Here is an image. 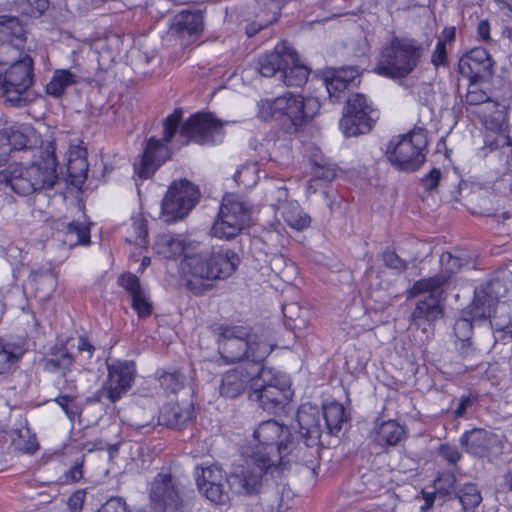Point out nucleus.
<instances>
[{
	"label": "nucleus",
	"mask_w": 512,
	"mask_h": 512,
	"mask_svg": "<svg viewBox=\"0 0 512 512\" xmlns=\"http://www.w3.org/2000/svg\"><path fill=\"white\" fill-rule=\"evenodd\" d=\"M323 417L330 434H337L346 420L345 409L338 402H331L323 406Z\"/></svg>",
	"instance_id": "nucleus-37"
},
{
	"label": "nucleus",
	"mask_w": 512,
	"mask_h": 512,
	"mask_svg": "<svg viewBox=\"0 0 512 512\" xmlns=\"http://www.w3.org/2000/svg\"><path fill=\"white\" fill-rule=\"evenodd\" d=\"M455 476L452 473L442 474L437 480L436 485L439 491H444V493L449 494L450 490L453 489L455 485Z\"/></svg>",
	"instance_id": "nucleus-63"
},
{
	"label": "nucleus",
	"mask_w": 512,
	"mask_h": 512,
	"mask_svg": "<svg viewBox=\"0 0 512 512\" xmlns=\"http://www.w3.org/2000/svg\"><path fill=\"white\" fill-rule=\"evenodd\" d=\"M159 383L163 389L176 393L184 387L185 377L179 372H163L159 375Z\"/></svg>",
	"instance_id": "nucleus-48"
},
{
	"label": "nucleus",
	"mask_w": 512,
	"mask_h": 512,
	"mask_svg": "<svg viewBox=\"0 0 512 512\" xmlns=\"http://www.w3.org/2000/svg\"><path fill=\"white\" fill-rule=\"evenodd\" d=\"M25 44H18L15 40H0V66L16 62L29 54L25 52Z\"/></svg>",
	"instance_id": "nucleus-41"
},
{
	"label": "nucleus",
	"mask_w": 512,
	"mask_h": 512,
	"mask_svg": "<svg viewBox=\"0 0 512 512\" xmlns=\"http://www.w3.org/2000/svg\"><path fill=\"white\" fill-rule=\"evenodd\" d=\"M196 241H186L182 235L165 233L157 236L153 249L158 255L166 259H176L187 254V248L194 245Z\"/></svg>",
	"instance_id": "nucleus-24"
},
{
	"label": "nucleus",
	"mask_w": 512,
	"mask_h": 512,
	"mask_svg": "<svg viewBox=\"0 0 512 512\" xmlns=\"http://www.w3.org/2000/svg\"><path fill=\"white\" fill-rule=\"evenodd\" d=\"M78 82L79 77L72 73L70 70H56L52 79L46 85V92L50 96L59 98L63 95L68 87L77 84Z\"/></svg>",
	"instance_id": "nucleus-34"
},
{
	"label": "nucleus",
	"mask_w": 512,
	"mask_h": 512,
	"mask_svg": "<svg viewBox=\"0 0 512 512\" xmlns=\"http://www.w3.org/2000/svg\"><path fill=\"white\" fill-rule=\"evenodd\" d=\"M261 373V366L256 364L239 365L226 371L221 380L220 394L234 399L244 393L248 387L252 390L253 382Z\"/></svg>",
	"instance_id": "nucleus-18"
},
{
	"label": "nucleus",
	"mask_w": 512,
	"mask_h": 512,
	"mask_svg": "<svg viewBox=\"0 0 512 512\" xmlns=\"http://www.w3.org/2000/svg\"><path fill=\"white\" fill-rule=\"evenodd\" d=\"M503 119L501 122L497 119L496 123L494 122H486V128L490 131H487L484 135V148H488L490 151L496 150L498 148L507 146L508 148V136H506L502 131Z\"/></svg>",
	"instance_id": "nucleus-38"
},
{
	"label": "nucleus",
	"mask_w": 512,
	"mask_h": 512,
	"mask_svg": "<svg viewBox=\"0 0 512 512\" xmlns=\"http://www.w3.org/2000/svg\"><path fill=\"white\" fill-rule=\"evenodd\" d=\"M357 77L358 71L353 67L342 68L326 76L324 84L330 100H338V93L343 92Z\"/></svg>",
	"instance_id": "nucleus-30"
},
{
	"label": "nucleus",
	"mask_w": 512,
	"mask_h": 512,
	"mask_svg": "<svg viewBox=\"0 0 512 512\" xmlns=\"http://www.w3.org/2000/svg\"><path fill=\"white\" fill-rule=\"evenodd\" d=\"M67 172L74 186H80L87 178L88 162L87 159L68 160Z\"/></svg>",
	"instance_id": "nucleus-47"
},
{
	"label": "nucleus",
	"mask_w": 512,
	"mask_h": 512,
	"mask_svg": "<svg viewBox=\"0 0 512 512\" xmlns=\"http://www.w3.org/2000/svg\"><path fill=\"white\" fill-rule=\"evenodd\" d=\"M196 484L199 491L201 488H208L214 483L227 482V475L221 467L217 465L197 466L195 470Z\"/></svg>",
	"instance_id": "nucleus-35"
},
{
	"label": "nucleus",
	"mask_w": 512,
	"mask_h": 512,
	"mask_svg": "<svg viewBox=\"0 0 512 512\" xmlns=\"http://www.w3.org/2000/svg\"><path fill=\"white\" fill-rule=\"evenodd\" d=\"M319 109L320 103L316 98L292 93L258 102V116L262 120H286L291 122L296 130L307 125Z\"/></svg>",
	"instance_id": "nucleus-8"
},
{
	"label": "nucleus",
	"mask_w": 512,
	"mask_h": 512,
	"mask_svg": "<svg viewBox=\"0 0 512 512\" xmlns=\"http://www.w3.org/2000/svg\"><path fill=\"white\" fill-rule=\"evenodd\" d=\"M289 53L293 61H284L279 77L286 86L299 87L306 83L309 69L300 62L298 53L290 45Z\"/></svg>",
	"instance_id": "nucleus-28"
},
{
	"label": "nucleus",
	"mask_w": 512,
	"mask_h": 512,
	"mask_svg": "<svg viewBox=\"0 0 512 512\" xmlns=\"http://www.w3.org/2000/svg\"><path fill=\"white\" fill-rule=\"evenodd\" d=\"M438 454L450 465H455L461 459L458 448L447 443L439 446Z\"/></svg>",
	"instance_id": "nucleus-54"
},
{
	"label": "nucleus",
	"mask_w": 512,
	"mask_h": 512,
	"mask_svg": "<svg viewBox=\"0 0 512 512\" xmlns=\"http://www.w3.org/2000/svg\"><path fill=\"white\" fill-rule=\"evenodd\" d=\"M382 260L387 268L401 273L407 269L408 262L399 257L395 251L386 249L382 254Z\"/></svg>",
	"instance_id": "nucleus-53"
},
{
	"label": "nucleus",
	"mask_w": 512,
	"mask_h": 512,
	"mask_svg": "<svg viewBox=\"0 0 512 512\" xmlns=\"http://www.w3.org/2000/svg\"><path fill=\"white\" fill-rule=\"evenodd\" d=\"M490 101V96L485 90L467 91L465 96V102L469 105H480Z\"/></svg>",
	"instance_id": "nucleus-59"
},
{
	"label": "nucleus",
	"mask_w": 512,
	"mask_h": 512,
	"mask_svg": "<svg viewBox=\"0 0 512 512\" xmlns=\"http://www.w3.org/2000/svg\"><path fill=\"white\" fill-rule=\"evenodd\" d=\"M293 61L286 42L278 44L274 51L259 57L255 70L264 77L280 75L284 61Z\"/></svg>",
	"instance_id": "nucleus-23"
},
{
	"label": "nucleus",
	"mask_w": 512,
	"mask_h": 512,
	"mask_svg": "<svg viewBox=\"0 0 512 512\" xmlns=\"http://www.w3.org/2000/svg\"><path fill=\"white\" fill-rule=\"evenodd\" d=\"M292 392L288 378L271 367L261 365V373L253 382L249 397L270 413L282 408L291 398Z\"/></svg>",
	"instance_id": "nucleus-10"
},
{
	"label": "nucleus",
	"mask_w": 512,
	"mask_h": 512,
	"mask_svg": "<svg viewBox=\"0 0 512 512\" xmlns=\"http://www.w3.org/2000/svg\"><path fill=\"white\" fill-rule=\"evenodd\" d=\"M423 47L413 39H395L385 48L374 72L391 79L408 76L417 67Z\"/></svg>",
	"instance_id": "nucleus-9"
},
{
	"label": "nucleus",
	"mask_w": 512,
	"mask_h": 512,
	"mask_svg": "<svg viewBox=\"0 0 512 512\" xmlns=\"http://www.w3.org/2000/svg\"><path fill=\"white\" fill-rule=\"evenodd\" d=\"M5 70L2 96L14 107H24L30 101L28 89L33 83V60L30 55L10 63Z\"/></svg>",
	"instance_id": "nucleus-13"
},
{
	"label": "nucleus",
	"mask_w": 512,
	"mask_h": 512,
	"mask_svg": "<svg viewBox=\"0 0 512 512\" xmlns=\"http://www.w3.org/2000/svg\"><path fill=\"white\" fill-rule=\"evenodd\" d=\"M404 428L394 420L376 422L371 438L381 447L395 446L404 436Z\"/></svg>",
	"instance_id": "nucleus-29"
},
{
	"label": "nucleus",
	"mask_w": 512,
	"mask_h": 512,
	"mask_svg": "<svg viewBox=\"0 0 512 512\" xmlns=\"http://www.w3.org/2000/svg\"><path fill=\"white\" fill-rule=\"evenodd\" d=\"M57 165L54 147L49 145L31 165L15 163L1 170L0 184L5 183L19 196L51 189L58 179Z\"/></svg>",
	"instance_id": "nucleus-4"
},
{
	"label": "nucleus",
	"mask_w": 512,
	"mask_h": 512,
	"mask_svg": "<svg viewBox=\"0 0 512 512\" xmlns=\"http://www.w3.org/2000/svg\"><path fill=\"white\" fill-rule=\"evenodd\" d=\"M55 402L63 409L70 419H73L77 414V406L75 404L74 397L70 395H60L55 399Z\"/></svg>",
	"instance_id": "nucleus-58"
},
{
	"label": "nucleus",
	"mask_w": 512,
	"mask_h": 512,
	"mask_svg": "<svg viewBox=\"0 0 512 512\" xmlns=\"http://www.w3.org/2000/svg\"><path fill=\"white\" fill-rule=\"evenodd\" d=\"M281 214L287 225L298 231L307 228L311 222L310 217L297 202L285 203L282 206Z\"/></svg>",
	"instance_id": "nucleus-36"
},
{
	"label": "nucleus",
	"mask_w": 512,
	"mask_h": 512,
	"mask_svg": "<svg viewBox=\"0 0 512 512\" xmlns=\"http://www.w3.org/2000/svg\"><path fill=\"white\" fill-rule=\"evenodd\" d=\"M131 234L126 237V241L139 247H145L147 244V221L143 217L132 219Z\"/></svg>",
	"instance_id": "nucleus-46"
},
{
	"label": "nucleus",
	"mask_w": 512,
	"mask_h": 512,
	"mask_svg": "<svg viewBox=\"0 0 512 512\" xmlns=\"http://www.w3.org/2000/svg\"><path fill=\"white\" fill-rule=\"evenodd\" d=\"M73 363L74 357L65 347H53L43 361V369L49 373L66 372L71 370Z\"/></svg>",
	"instance_id": "nucleus-32"
},
{
	"label": "nucleus",
	"mask_w": 512,
	"mask_h": 512,
	"mask_svg": "<svg viewBox=\"0 0 512 512\" xmlns=\"http://www.w3.org/2000/svg\"><path fill=\"white\" fill-rule=\"evenodd\" d=\"M0 40H15L18 44L26 43V33L17 14L0 15Z\"/></svg>",
	"instance_id": "nucleus-31"
},
{
	"label": "nucleus",
	"mask_w": 512,
	"mask_h": 512,
	"mask_svg": "<svg viewBox=\"0 0 512 512\" xmlns=\"http://www.w3.org/2000/svg\"><path fill=\"white\" fill-rule=\"evenodd\" d=\"M443 316V308L439 299L429 294L424 299L417 301L410 316L411 325L421 328L425 325H432Z\"/></svg>",
	"instance_id": "nucleus-22"
},
{
	"label": "nucleus",
	"mask_w": 512,
	"mask_h": 512,
	"mask_svg": "<svg viewBox=\"0 0 512 512\" xmlns=\"http://www.w3.org/2000/svg\"><path fill=\"white\" fill-rule=\"evenodd\" d=\"M431 63L436 68L439 66H446L448 64L446 46H444L442 43L436 44V47L431 55Z\"/></svg>",
	"instance_id": "nucleus-60"
},
{
	"label": "nucleus",
	"mask_w": 512,
	"mask_h": 512,
	"mask_svg": "<svg viewBox=\"0 0 512 512\" xmlns=\"http://www.w3.org/2000/svg\"><path fill=\"white\" fill-rule=\"evenodd\" d=\"M192 412L193 405L190 402L184 404L170 402L160 410L158 422L164 426L181 429L191 420Z\"/></svg>",
	"instance_id": "nucleus-25"
},
{
	"label": "nucleus",
	"mask_w": 512,
	"mask_h": 512,
	"mask_svg": "<svg viewBox=\"0 0 512 512\" xmlns=\"http://www.w3.org/2000/svg\"><path fill=\"white\" fill-rule=\"evenodd\" d=\"M49 6L48 0H11L6 3L5 9L17 15L40 17Z\"/></svg>",
	"instance_id": "nucleus-33"
},
{
	"label": "nucleus",
	"mask_w": 512,
	"mask_h": 512,
	"mask_svg": "<svg viewBox=\"0 0 512 512\" xmlns=\"http://www.w3.org/2000/svg\"><path fill=\"white\" fill-rule=\"evenodd\" d=\"M311 173L313 178L308 185V190L313 192L316 191V188H314L313 183H315L318 180L329 182L332 181L336 176L335 169L331 165L321 164L316 161L313 162Z\"/></svg>",
	"instance_id": "nucleus-49"
},
{
	"label": "nucleus",
	"mask_w": 512,
	"mask_h": 512,
	"mask_svg": "<svg viewBox=\"0 0 512 512\" xmlns=\"http://www.w3.org/2000/svg\"><path fill=\"white\" fill-rule=\"evenodd\" d=\"M297 421L303 435L307 437V440L312 442V445L308 444V448H313L314 452L317 453L318 449L314 446L317 445L321 436L320 414L318 409L306 405L301 406L297 412Z\"/></svg>",
	"instance_id": "nucleus-27"
},
{
	"label": "nucleus",
	"mask_w": 512,
	"mask_h": 512,
	"mask_svg": "<svg viewBox=\"0 0 512 512\" xmlns=\"http://www.w3.org/2000/svg\"><path fill=\"white\" fill-rule=\"evenodd\" d=\"M12 445L16 450L26 454H33L38 449L36 438L30 434L28 428L15 433V437L12 438Z\"/></svg>",
	"instance_id": "nucleus-45"
},
{
	"label": "nucleus",
	"mask_w": 512,
	"mask_h": 512,
	"mask_svg": "<svg viewBox=\"0 0 512 512\" xmlns=\"http://www.w3.org/2000/svg\"><path fill=\"white\" fill-rule=\"evenodd\" d=\"M428 144L426 131L414 129L405 135L392 138L387 146L386 155L389 162L398 170L414 172L425 161L424 150Z\"/></svg>",
	"instance_id": "nucleus-11"
},
{
	"label": "nucleus",
	"mask_w": 512,
	"mask_h": 512,
	"mask_svg": "<svg viewBox=\"0 0 512 512\" xmlns=\"http://www.w3.org/2000/svg\"><path fill=\"white\" fill-rule=\"evenodd\" d=\"M117 283L123 287L131 297L141 293L144 289L141 287L140 279L132 273H123L118 277Z\"/></svg>",
	"instance_id": "nucleus-52"
},
{
	"label": "nucleus",
	"mask_w": 512,
	"mask_h": 512,
	"mask_svg": "<svg viewBox=\"0 0 512 512\" xmlns=\"http://www.w3.org/2000/svg\"><path fill=\"white\" fill-rule=\"evenodd\" d=\"M273 351V345L263 336L253 333L248 326H221L218 352L227 364L261 366Z\"/></svg>",
	"instance_id": "nucleus-5"
},
{
	"label": "nucleus",
	"mask_w": 512,
	"mask_h": 512,
	"mask_svg": "<svg viewBox=\"0 0 512 512\" xmlns=\"http://www.w3.org/2000/svg\"><path fill=\"white\" fill-rule=\"evenodd\" d=\"M132 308L140 318H147L153 312V305L145 291L131 297Z\"/></svg>",
	"instance_id": "nucleus-50"
},
{
	"label": "nucleus",
	"mask_w": 512,
	"mask_h": 512,
	"mask_svg": "<svg viewBox=\"0 0 512 512\" xmlns=\"http://www.w3.org/2000/svg\"><path fill=\"white\" fill-rule=\"evenodd\" d=\"M182 117L183 111L180 108L175 109L163 120V137L148 139L140 162L134 165L135 173L140 178H150L157 168L170 158L167 143L171 142L177 132V142L180 145H186L191 141L207 145L223 140V125L228 122H221L210 113H197L181 124Z\"/></svg>",
	"instance_id": "nucleus-1"
},
{
	"label": "nucleus",
	"mask_w": 512,
	"mask_h": 512,
	"mask_svg": "<svg viewBox=\"0 0 512 512\" xmlns=\"http://www.w3.org/2000/svg\"><path fill=\"white\" fill-rule=\"evenodd\" d=\"M485 318H473L471 315V305L469 311H464L463 315L455 321L453 330L457 339V349L463 357L473 354L475 348L471 341L473 332V321L484 320Z\"/></svg>",
	"instance_id": "nucleus-26"
},
{
	"label": "nucleus",
	"mask_w": 512,
	"mask_h": 512,
	"mask_svg": "<svg viewBox=\"0 0 512 512\" xmlns=\"http://www.w3.org/2000/svg\"><path fill=\"white\" fill-rule=\"evenodd\" d=\"M271 469L269 464L263 462L256 454V458L244 465L237 466L229 474L227 482L214 483L208 488L199 491L206 499L216 505H226L233 495H251L259 492L264 479V471Z\"/></svg>",
	"instance_id": "nucleus-6"
},
{
	"label": "nucleus",
	"mask_w": 512,
	"mask_h": 512,
	"mask_svg": "<svg viewBox=\"0 0 512 512\" xmlns=\"http://www.w3.org/2000/svg\"><path fill=\"white\" fill-rule=\"evenodd\" d=\"M253 439L256 444L252 454L245 462L253 461L256 454H259V458H262L263 462L271 466V469L267 468L264 471V477L267 475L277 477L283 469L284 458L292 455L294 451H296V459L307 464L313 462L312 460H305L301 456L308 449V443L305 441L298 443L296 446L289 429L275 420L261 422L253 432Z\"/></svg>",
	"instance_id": "nucleus-3"
},
{
	"label": "nucleus",
	"mask_w": 512,
	"mask_h": 512,
	"mask_svg": "<svg viewBox=\"0 0 512 512\" xmlns=\"http://www.w3.org/2000/svg\"><path fill=\"white\" fill-rule=\"evenodd\" d=\"M83 462L84 456L81 460L76 461L75 464L68 469L62 476V482L65 484L76 483L83 478Z\"/></svg>",
	"instance_id": "nucleus-55"
},
{
	"label": "nucleus",
	"mask_w": 512,
	"mask_h": 512,
	"mask_svg": "<svg viewBox=\"0 0 512 512\" xmlns=\"http://www.w3.org/2000/svg\"><path fill=\"white\" fill-rule=\"evenodd\" d=\"M200 198L199 188L187 179L173 181L161 204L165 222L172 223L185 218Z\"/></svg>",
	"instance_id": "nucleus-14"
},
{
	"label": "nucleus",
	"mask_w": 512,
	"mask_h": 512,
	"mask_svg": "<svg viewBox=\"0 0 512 512\" xmlns=\"http://www.w3.org/2000/svg\"><path fill=\"white\" fill-rule=\"evenodd\" d=\"M97 512H131L123 498L111 497Z\"/></svg>",
	"instance_id": "nucleus-56"
},
{
	"label": "nucleus",
	"mask_w": 512,
	"mask_h": 512,
	"mask_svg": "<svg viewBox=\"0 0 512 512\" xmlns=\"http://www.w3.org/2000/svg\"><path fill=\"white\" fill-rule=\"evenodd\" d=\"M477 401V396L475 395H467L461 397L457 408L454 411L456 417H463L469 407L474 405Z\"/></svg>",
	"instance_id": "nucleus-64"
},
{
	"label": "nucleus",
	"mask_w": 512,
	"mask_h": 512,
	"mask_svg": "<svg viewBox=\"0 0 512 512\" xmlns=\"http://www.w3.org/2000/svg\"><path fill=\"white\" fill-rule=\"evenodd\" d=\"M250 206L234 195L223 198L218 218L212 226V235L220 239L236 237L249 223Z\"/></svg>",
	"instance_id": "nucleus-15"
},
{
	"label": "nucleus",
	"mask_w": 512,
	"mask_h": 512,
	"mask_svg": "<svg viewBox=\"0 0 512 512\" xmlns=\"http://www.w3.org/2000/svg\"><path fill=\"white\" fill-rule=\"evenodd\" d=\"M455 499L464 510H473L480 504L482 497L476 485L468 483L458 490Z\"/></svg>",
	"instance_id": "nucleus-44"
},
{
	"label": "nucleus",
	"mask_w": 512,
	"mask_h": 512,
	"mask_svg": "<svg viewBox=\"0 0 512 512\" xmlns=\"http://www.w3.org/2000/svg\"><path fill=\"white\" fill-rule=\"evenodd\" d=\"M22 352L19 350L14 352L13 350L0 353V374H3L7 371L11 364L15 362L20 356Z\"/></svg>",
	"instance_id": "nucleus-62"
},
{
	"label": "nucleus",
	"mask_w": 512,
	"mask_h": 512,
	"mask_svg": "<svg viewBox=\"0 0 512 512\" xmlns=\"http://www.w3.org/2000/svg\"><path fill=\"white\" fill-rule=\"evenodd\" d=\"M447 281L448 276L439 274L433 277L420 279L408 290V297L414 298L425 292H430V294L435 295V292L444 286Z\"/></svg>",
	"instance_id": "nucleus-39"
},
{
	"label": "nucleus",
	"mask_w": 512,
	"mask_h": 512,
	"mask_svg": "<svg viewBox=\"0 0 512 512\" xmlns=\"http://www.w3.org/2000/svg\"><path fill=\"white\" fill-rule=\"evenodd\" d=\"M470 256L465 252L452 254L451 252H443L440 257L442 273L440 275L448 276V279L464 265L469 264Z\"/></svg>",
	"instance_id": "nucleus-42"
},
{
	"label": "nucleus",
	"mask_w": 512,
	"mask_h": 512,
	"mask_svg": "<svg viewBox=\"0 0 512 512\" xmlns=\"http://www.w3.org/2000/svg\"><path fill=\"white\" fill-rule=\"evenodd\" d=\"M377 112L368 103L364 94L356 93L347 99L339 126L346 137L366 134L372 129Z\"/></svg>",
	"instance_id": "nucleus-17"
},
{
	"label": "nucleus",
	"mask_w": 512,
	"mask_h": 512,
	"mask_svg": "<svg viewBox=\"0 0 512 512\" xmlns=\"http://www.w3.org/2000/svg\"><path fill=\"white\" fill-rule=\"evenodd\" d=\"M494 314L490 317V328L494 332H503L512 335V316L507 312L506 305L495 306L492 309Z\"/></svg>",
	"instance_id": "nucleus-43"
},
{
	"label": "nucleus",
	"mask_w": 512,
	"mask_h": 512,
	"mask_svg": "<svg viewBox=\"0 0 512 512\" xmlns=\"http://www.w3.org/2000/svg\"><path fill=\"white\" fill-rule=\"evenodd\" d=\"M510 293H512V272L508 270L498 272L481 289L475 290L471 303V315L473 318L490 317L493 307Z\"/></svg>",
	"instance_id": "nucleus-16"
},
{
	"label": "nucleus",
	"mask_w": 512,
	"mask_h": 512,
	"mask_svg": "<svg viewBox=\"0 0 512 512\" xmlns=\"http://www.w3.org/2000/svg\"><path fill=\"white\" fill-rule=\"evenodd\" d=\"M0 133H5L9 147V154L12 151H20L27 147L28 138L18 130L3 129Z\"/></svg>",
	"instance_id": "nucleus-51"
},
{
	"label": "nucleus",
	"mask_w": 512,
	"mask_h": 512,
	"mask_svg": "<svg viewBox=\"0 0 512 512\" xmlns=\"http://www.w3.org/2000/svg\"><path fill=\"white\" fill-rule=\"evenodd\" d=\"M148 496L155 512H191L192 503L181 475L171 467L162 468L148 484Z\"/></svg>",
	"instance_id": "nucleus-7"
},
{
	"label": "nucleus",
	"mask_w": 512,
	"mask_h": 512,
	"mask_svg": "<svg viewBox=\"0 0 512 512\" xmlns=\"http://www.w3.org/2000/svg\"><path fill=\"white\" fill-rule=\"evenodd\" d=\"M494 62L486 49L475 47L459 60V72L469 80L486 81L493 75Z\"/></svg>",
	"instance_id": "nucleus-19"
},
{
	"label": "nucleus",
	"mask_w": 512,
	"mask_h": 512,
	"mask_svg": "<svg viewBox=\"0 0 512 512\" xmlns=\"http://www.w3.org/2000/svg\"><path fill=\"white\" fill-rule=\"evenodd\" d=\"M240 263L237 253L228 248L214 250L196 242L187 248V254L180 263L182 273L187 277V287L195 294H202L213 287L217 279L231 276Z\"/></svg>",
	"instance_id": "nucleus-2"
},
{
	"label": "nucleus",
	"mask_w": 512,
	"mask_h": 512,
	"mask_svg": "<svg viewBox=\"0 0 512 512\" xmlns=\"http://www.w3.org/2000/svg\"><path fill=\"white\" fill-rule=\"evenodd\" d=\"M169 30L183 44H189L203 32V15L200 11H180L172 18Z\"/></svg>",
	"instance_id": "nucleus-21"
},
{
	"label": "nucleus",
	"mask_w": 512,
	"mask_h": 512,
	"mask_svg": "<svg viewBox=\"0 0 512 512\" xmlns=\"http://www.w3.org/2000/svg\"><path fill=\"white\" fill-rule=\"evenodd\" d=\"M107 378L90 402L114 404L125 396L132 388L136 377V367L132 361L114 360L107 362Z\"/></svg>",
	"instance_id": "nucleus-12"
},
{
	"label": "nucleus",
	"mask_w": 512,
	"mask_h": 512,
	"mask_svg": "<svg viewBox=\"0 0 512 512\" xmlns=\"http://www.w3.org/2000/svg\"><path fill=\"white\" fill-rule=\"evenodd\" d=\"M441 179V171L440 169L434 168L432 169L428 175L422 178L421 183L423 187L428 190L432 191L436 189V187L439 184V181Z\"/></svg>",
	"instance_id": "nucleus-61"
},
{
	"label": "nucleus",
	"mask_w": 512,
	"mask_h": 512,
	"mask_svg": "<svg viewBox=\"0 0 512 512\" xmlns=\"http://www.w3.org/2000/svg\"><path fill=\"white\" fill-rule=\"evenodd\" d=\"M460 444L467 453L479 458L498 455L502 450L499 437L484 429L466 431L460 438Z\"/></svg>",
	"instance_id": "nucleus-20"
},
{
	"label": "nucleus",
	"mask_w": 512,
	"mask_h": 512,
	"mask_svg": "<svg viewBox=\"0 0 512 512\" xmlns=\"http://www.w3.org/2000/svg\"><path fill=\"white\" fill-rule=\"evenodd\" d=\"M493 218L501 233L512 234V210L494 214Z\"/></svg>",
	"instance_id": "nucleus-57"
},
{
	"label": "nucleus",
	"mask_w": 512,
	"mask_h": 512,
	"mask_svg": "<svg viewBox=\"0 0 512 512\" xmlns=\"http://www.w3.org/2000/svg\"><path fill=\"white\" fill-rule=\"evenodd\" d=\"M63 242L69 247L90 242L89 228L80 222L72 221L67 224Z\"/></svg>",
	"instance_id": "nucleus-40"
}]
</instances>
